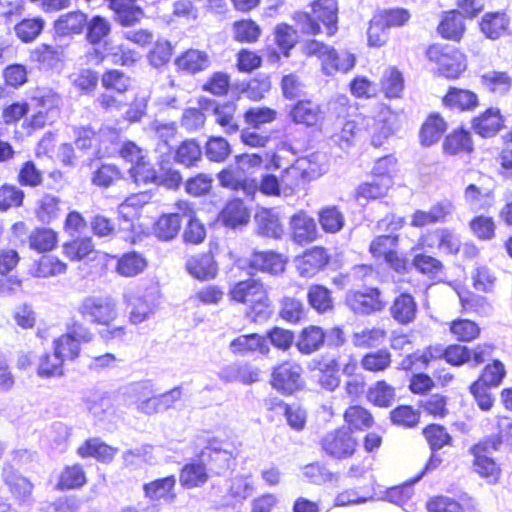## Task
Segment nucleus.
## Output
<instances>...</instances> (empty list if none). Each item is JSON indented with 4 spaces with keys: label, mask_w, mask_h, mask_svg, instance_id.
I'll list each match as a JSON object with an SVG mask.
<instances>
[{
    "label": "nucleus",
    "mask_w": 512,
    "mask_h": 512,
    "mask_svg": "<svg viewBox=\"0 0 512 512\" xmlns=\"http://www.w3.org/2000/svg\"><path fill=\"white\" fill-rule=\"evenodd\" d=\"M309 305L318 313H325L333 308L331 291L320 284L311 285L307 292Z\"/></svg>",
    "instance_id": "47"
},
{
    "label": "nucleus",
    "mask_w": 512,
    "mask_h": 512,
    "mask_svg": "<svg viewBox=\"0 0 512 512\" xmlns=\"http://www.w3.org/2000/svg\"><path fill=\"white\" fill-rule=\"evenodd\" d=\"M205 156L212 162H224L232 152L230 143L222 136H210L205 143Z\"/></svg>",
    "instance_id": "52"
},
{
    "label": "nucleus",
    "mask_w": 512,
    "mask_h": 512,
    "mask_svg": "<svg viewBox=\"0 0 512 512\" xmlns=\"http://www.w3.org/2000/svg\"><path fill=\"white\" fill-rule=\"evenodd\" d=\"M233 32L234 39L241 43H254L261 35L259 25L251 19L234 22Z\"/></svg>",
    "instance_id": "62"
},
{
    "label": "nucleus",
    "mask_w": 512,
    "mask_h": 512,
    "mask_svg": "<svg viewBox=\"0 0 512 512\" xmlns=\"http://www.w3.org/2000/svg\"><path fill=\"white\" fill-rule=\"evenodd\" d=\"M121 178V171L115 164H101L92 174V183L101 188H108Z\"/></svg>",
    "instance_id": "63"
},
{
    "label": "nucleus",
    "mask_w": 512,
    "mask_h": 512,
    "mask_svg": "<svg viewBox=\"0 0 512 512\" xmlns=\"http://www.w3.org/2000/svg\"><path fill=\"white\" fill-rule=\"evenodd\" d=\"M200 460L210 475L224 476L235 467V458L231 451L217 445L216 441L210 442L200 452Z\"/></svg>",
    "instance_id": "5"
},
{
    "label": "nucleus",
    "mask_w": 512,
    "mask_h": 512,
    "mask_svg": "<svg viewBox=\"0 0 512 512\" xmlns=\"http://www.w3.org/2000/svg\"><path fill=\"white\" fill-rule=\"evenodd\" d=\"M322 449L331 457L346 459L351 457L357 446L350 428L345 426L327 433L321 440Z\"/></svg>",
    "instance_id": "4"
},
{
    "label": "nucleus",
    "mask_w": 512,
    "mask_h": 512,
    "mask_svg": "<svg viewBox=\"0 0 512 512\" xmlns=\"http://www.w3.org/2000/svg\"><path fill=\"white\" fill-rule=\"evenodd\" d=\"M247 175L246 170L235 161L233 165L220 171L217 177L222 187L240 190L244 189L247 185Z\"/></svg>",
    "instance_id": "41"
},
{
    "label": "nucleus",
    "mask_w": 512,
    "mask_h": 512,
    "mask_svg": "<svg viewBox=\"0 0 512 512\" xmlns=\"http://www.w3.org/2000/svg\"><path fill=\"white\" fill-rule=\"evenodd\" d=\"M187 272L195 279L208 281L218 274V264L211 249L190 257L185 264Z\"/></svg>",
    "instance_id": "10"
},
{
    "label": "nucleus",
    "mask_w": 512,
    "mask_h": 512,
    "mask_svg": "<svg viewBox=\"0 0 512 512\" xmlns=\"http://www.w3.org/2000/svg\"><path fill=\"white\" fill-rule=\"evenodd\" d=\"M447 130V122L439 113H431L420 129L422 145L431 146L438 142Z\"/></svg>",
    "instance_id": "30"
},
{
    "label": "nucleus",
    "mask_w": 512,
    "mask_h": 512,
    "mask_svg": "<svg viewBox=\"0 0 512 512\" xmlns=\"http://www.w3.org/2000/svg\"><path fill=\"white\" fill-rule=\"evenodd\" d=\"M418 305L415 298L407 292L396 296L389 308V313L394 321L400 325H408L416 319Z\"/></svg>",
    "instance_id": "13"
},
{
    "label": "nucleus",
    "mask_w": 512,
    "mask_h": 512,
    "mask_svg": "<svg viewBox=\"0 0 512 512\" xmlns=\"http://www.w3.org/2000/svg\"><path fill=\"white\" fill-rule=\"evenodd\" d=\"M182 226V216L179 213L163 214L154 224V234L162 241L174 239Z\"/></svg>",
    "instance_id": "38"
},
{
    "label": "nucleus",
    "mask_w": 512,
    "mask_h": 512,
    "mask_svg": "<svg viewBox=\"0 0 512 512\" xmlns=\"http://www.w3.org/2000/svg\"><path fill=\"white\" fill-rule=\"evenodd\" d=\"M61 199L53 194L45 193L37 201L36 216L44 224H50L61 214Z\"/></svg>",
    "instance_id": "39"
},
{
    "label": "nucleus",
    "mask_w": 512,
    "mask_h": 512,
    "mask_svg": "<svg viewBox=\"0 0 512 512\" xmlns=\"http://www.w3.org/2000/svg\"><path fill=\"white\" fill-rule=\"evenodd\" d=\"M251 267L268 272L270 274H278L284 271L285 263L280 254L274 251L254 252L251 260Z\"/></svg>",
    "instance_id": "37"
},
{
    "label": "nucleus",
    "mask_w": 512,
    "mask_h": 512,
    "mask_svg": "<svg viewBox=\"0 0 512 512\" xmlns=\"http://www.w3.org/2000/svg\"><path fill=\"white\" fill-rule=\"evenodd\" d=\"M463 18L457 10L446 12L437 27L438 33L445 39L460 41L465 32Z\"/></svg>",
    "instance_id": "29"
},
{
    "label": "nucleus",
    "mask_w": 512,
    "mask_h": 512,
    "mask_svg": "<svg viewBox=\"0 0 512 512\" xmlns=\"http://www.w3.org/2000/svg\"><path fill=\"white\" fill-rule=\"evenodd\" d=\"M330 257L323 247H314L307 250L298 262V270L301 276L313 277L317 272L324 269L329 263Z\"/></svg>",
    "instance_id": "17"
},
{
    "label": "nucleus",
    "mask_w": 512,
    "mask_h": 512,
    "mask_svg": "<svg viewBox=\"0 0 512 512\" xmlns=\"http://www.w3.org/2000/svg\"><path fill=\"white\" fill-rule=\"evenodd\" d=\"M174 63L179 70L191 75L202 72L211 65L209 55L197 49H189L181 53Z\"/></svg>",
    "instance_id": "19"
},
{
    "label": "nucleus",
    "mask_w": 512,
    "mask_h": 512,
    "mask_svg": "<svg viewBox=\"0 0 512 512\" xmlns=\"http://www.w3.org/2000/svg\"><path fill=\"white\" fill-rule=\"evenodd\" d=\"M442 101L446 107L460 111H472L479 105L476 93L456 87L449 88Z\"/></svg>",
    "instance_id": "26"
},
{
    "label": "nucleus",
    "mask_w": 512,
    "mask_h": 512,
    "mask_svg": "<svg viewBox=\"0 0 512 512\" xmlns=\"http://www.w3.org/2000/svg\"><path fill=\"white\" fill-rule=\"evenodd\" d=\"M450 332L460 342H470L480 334L479 325L469 319L458 318L450 323Z\"/></svg>",
    "instance_id": "55"
},
{
    "label": "nucleus",
    "mask_w": 512,
    "mask_h": 512,
    "mask_svg": "<svg viewBox=\"0 0 512 512\" xmlns=\"http://www.w3.org/2000/svg\"><path fill=\"white\" fill-rule=\"evenodd\" d=\"M473 142L471 134L464 128H458L448 134L443 142V151L449 155H457L461 152H471Z\"/></svg>",
    "instance_id": "36"
},
{
    "label": "nucleus",
    "mask_w": 512,
    "mask_h": 512,
    "mask_svg": "<svg viewBox=\"0 0 512 512\" xmlns=\"http://www.w3.org/2000/svg\"><path fill=\"white\" fill-rule=\"evenodd\" d=\"M315 17L327 29V35L332 36L338 30V3L336 0H317L313 4Z\"/></svg>",
    "instance_id": "24"
},
{
    "label": "nucleus",
    "mask_w": 512,
    "mask_h": 512,
    "mask_svg": "<svg viewBox=\"0 0 512 512\" xmlns=\"http://www.w3.org/2000/svg\"><path fill=\"white\" fill-rule=\"evenodd\" d=\"M86 41L93 45H100L111 33L112 26L110 21L101 15H93L90 19L87 18V25H85Z\"/></svg>",
    "instance_id": "35"
},
{
    "label": "nucleus",
    "mask_w": 512,
    "mask_h": 512,
    "mask_svg": "<svg viewBox=\"0 0 512 512\" xmlns=\"http://www.w3.org/2000/svg\"><path fill=\"white\" fill-rule=\"evenodd\" d=\"M392 184L393 180L391 177L377 178L373 176L371 182L363 183L358 187L357 193L363 198L376 199L386 195Z\"/></svg>",
    "instance_id": "59"
},
{
    "label": "nucleus",
    "mask_w": 512,
    "mask_h": 512,
    "mask_svg": "<svg viewBox=\"0 0 512 512\" xmlns=\"http://www.w3.org/2000/svg\"><path fill=\"white\" fill-rule=\"evenodd\" d=\"M87 25V14L81 10L70 11L61 14L53 22V37L61 41L64 38L73 37L83 33Z\"/></svg>",
    "instance_id": "8"
},
{
    "label": "nucleus",
    "mask_w": 512,
    "mask_h": 512,
    "mask_svg": "<svg viewBox=\"0 0 512 512\" xmlns=\"http://www.w3.org/2000/svg\"><path fill=\"white\" fill-rule=\"evenodd\" d=\"M198 105L206 111H212L216 116V122L224 129L228 135L235 134L239 131L240 126L234 121V113L236 111V104L227 101L223 104L218 103L214 99L208 97H200Z\"/></svg>",
    "instance_id": "7"
},
{
    "label": "nucleus",
    "mask_w": 512,
    "mask_h": 512,
    "mask_svg": "<svg viewBox=\"0 0 512 512\" xmlns=\"http://www.w3.org/2000/svg\"><path fill=\"white\" fill-rule=\"evenodd\" d=\"M391 357V353L387 349H378L377 351L366 353L361 360V365L367 371L382 372L390 367Z\"/></svg>",
    "instance_id": "60"
},
{
    "label": "nucleus",
    "mask_w": 512,
    "mask_h": 512,
    "mask_svg": "<svg viewBox=\"0 0 512 512\" xmlns=\"http://www.w3.org/2000/svg\"><path fill=\"white\" fill-rule=\"evenodd\" d=\"M67 265L52 255H43L36 263L34 276L38 278H47L66 272Z\"/></svg>",
    "instance_id": "61"
},
{
    "label": "nucleus",
    "mask_w": 512,
    "mask_h": 512,
    "mask_svg": "<svg viewBox=\"0 0 512 512\" xmlns=\"http://www.w3.org/2000/svg\"><path fill=\"white\" fill-rule=\"evenodd\" d=\"M32 60L38 62L44 70L60 71L63 66V51L50 44H41L31 53Z\"/></svg>",
    "instance_id": "23"
},
{
    "label": "nucleus",
    "mask_w": 512,
    "mask_h": 512,
    "mask_svg": "<svg viewBox=\"0 0 512 512\" xmlns=\"http://www.w3.org/2000/svg\"><path fill=\"white\" fill-rule=\"evenodd\" d=\"M202 155L203 150L200 143L196 139H186L175 150L173 159L174 162L185 167H193L201 161Z\"/></svg>",
    "instance_id": "34"
},
{
    "label": "nucleus",
    "mask_w": 512,
    "mask_h": 512,
    "mask_svg": "<svg viewBox=\"0 0 512 512\" xmlns=\"http://www.w3.org/2000/svg\"><path fill=\"white\" fill-rule=\"evenodd\" d=\"M320 58L322 59L323 71L327 75H333L337 71L347 72L355 66L353 55H347L346 64H340V56L331 46H328V50L324 51Z\"/></svg>",
    "instance_id": "51"
},
{
    "label": "nucleus",
    "mask_w": 512,
    "mask_h": 512,
    "mask_svg": "<svg viewBox=\"0 0 512 512\" xmlns=\"http://www.w3.org/2000/svg\"><path fill=\"white\" fill-rule=\"evenodd\" d=\"M3 478L12 494L19 500L26 501L31 496L32 483L15 471L12 466L8 465L3 468Z\"/></svg>",
    "instance_id": "33"
},
{
    "label": "nucleus",
    "mask_w": 512,
    "mask_h": 512,
    "mask_svg": "<svg viewBox=\"0 0 512 512\" xmlns=\"http://www.w3.org/2000/svg\"><path fill=\"white\" fill-rule=\"evenodd\" d=\"M223 226L236 229L245 226L250 220V211L243 200L236 198L226 203L219 213Z\"/></svg>",
    "instance_id": "15"
},
{
    "label": "nucleus",
    "mask_w": 512,
    "mask_h": 512,
    "mask_svg": "<svg viewBox=\"0 0 512 512\" xmlns=\"http://www.w3.org/2000/svg\"><path fill=\"white\" fill-rule=\"evenodd\" d=\"M130 308V321L133 324L144 322L153 313L157 303L153 292L146 291L143 295H131L128 300Z\"/></svg>",
    "instance_id": "16"
},
{
    "label": "nucleus",
    "mask_w": 512,
    "mask_h": 512,
    "mask_svg": "<svg viewBox=\"0 0 512 512\" xmlns=\"http://www.w3.org/2000/svg\"><path fill=\"white\" fill-rule=\"evenodd\" d=\"M159 178L158 186H164L168 189L176 190L183 183L181 173L171 167L170 156L162 154L158 160Z\"/></svg>",
    "instance_id": "45"
},
{
    "label": "nucleus",
    "mask_w": 512,
    "mask_h": 512,
    "mask_svg": "<svg viewBox=\"0 0 512 512\" xmlns=\"http://www.w3.org/2000/svg\"><path fill=\"white\" fill-rule=\"evenodd\" d=\"M287 110L292 122L307 127L315 126L323 118L320 105L309 99H298Z\"/></svg>",
    "instance_id": "11"
},
{
    "label": "nucleus",
    "mask_w": 512,
    "mask_h": 512,
    "mask_svg": "<svg viewBox=\"0 0 512 512\" xmlns=\"http://www.w3.org/2000/svg\"><path fill=\"white\" fill-rule=\"evenodd\" d=\"M318 222L324 232L335 234L343 229L345 218L337 206H326L319 210Z\"/></svg>",
    "instance_id": "43"
},
{
    "label": "nucleus",
    "mask_w": 512,
    "mask_h": 512,
    "mask_svg": "<svg viewBox=\"0 0 512 512\" xmlns=\"http://www.w3.org/2000/svg\"><path fill=\"white\" fill-rule=\"evenodd\" d=\"M473 131L482 138L494 137L504 127L500 109L490 107L472 119Z\"/></svg>",
    "instance_id": "12"
},
{
    "label": "nucleus",
    "mask_w": 512,
    "mask_h": 512,
    "mask_svg": "<svg viewBox=\"0 0 512 512\" xmlns=\"http://www.w3.org/2000/svg\"><path fill=\"white\" fill-rule=\"evenodd\" d=\"M368 400L379 407H389L395 398L394 388L384 380L377 381L367 393Z\"/></svg>",
    "instance_id": "57"
},
{
    "label": "nucleus",
    "mask_w": 512,
    "mask_h": 512,
    "mask_svg": "<svg viewBox=\"0 0 512 512\" xmlns=\"http://www.w3.org/2000/svg\"><path fill=\"white\" fill-rule=\"evenodd\" d=\"M78 312L86 321L107 327L118 315L116 303L109 296L85 297L78 307Z\"/></svg>",
    "instance_id": "1"
},
{
    "label": "nucleus",
    "mask_w": 512,
    "mask_h": 512,
    "mask_svg": "<svg viewBox=\"0 0 512 512\" xmlns=\"http://www.w3.org/2000/svg\"><path fill=\"white\" fill-rule=\"evenodd\" d=\"M274 37L275 43L283 56L289 57L290 51L297 43V32L292 28V26L286 23H281L275 27Z\"/></svg>",
    "instance_id": "56"
},
{
    "label": "nucleus",
    "mask_w": 512,
    "mask_h": 512,
    "mask_svg": "<svg viewBox=\"0 0 512 512\" xmlns=\"http://www.w3.org/2000/svg\"><path fill=\"white\" fill-rule=\"evenodd\" d=\"M254 492L253 484L245 477H236L231 480L228 494L221 501L222 506H233L236 503H242L252 496Z\"/></svg>",
    "instance_id": "40"
},
{
    "label": "nucleus",
    "mask_w": 512,
    "mask_h": 512,
    "mask_svg": "<svg viewBox=\"0 0 512 512\" xmlns=\"http://www.w3.org/2000/svg\"><path fill=\"white\" fill-rule=\"evenodd\" d=\"M346 304L356 314L370 315L382 311L385 301L377 287H365L363 290H351L346 294Z\"/></svg>",
    "instance_id": "3"
},
{
    "label": "nucleus",
    "mask_w": 512,
    "mask_h": 512,
    "mask_svg": "<svg viewBox=\"0 0 512 512\" xmlns=\"http://www.w3.org/2000/svg\"><path fill=\"white\" fill-rule=\"evenodd\" d=\"M302 373L303 369L298 363L284 361L272 368L270 384L280 394L292 395L305 387Z\"/></svg>",
    "instance_id": "2"
},
{
    "label": "nucleus",
    "mask_w": 512,
    "mask_h": 512,
    "mask_svg": "<svg viewBox=\"0 0 512 512\" xmlns=\"http://www.w3.org/2000/svg\"><path fill=\"white\" fill-rule=\"evenodd\" d=\"M465 69L464 55L455 49L442 58L438 65L440 75L448 79L458 78Z\"/></svg>",
    "instance_id": "48"
},
{
    "label": "nucleus",
    "mask_w": 512,
    "mask_h": 512,
    "mask_svg": "<svg viewBox=\"0 0 512 512\" xmlns=\"http://www.w3.org/2000/svg\"><path fill=\"white\" fill-rule=\"evenodd\" d=\"M175 485L176 478L174 475L158 478L143 485L144 495L151 501H159L163 499L166 502L171 503L176 499V494L174 492Z\"/></svg>",
    "instance_id": "20"
},
{
    "label": "nucleus",
    "mask_w": 512,
    "mask_h": 512,
    "mask_svg": "<svg viewBox=\"0 0 512 512\" xmlns=\"http://www.w3.org/2000/svg\"><path fill=\"white\" fill-rule=\"evenodd\" d=\"M64 254L71 261H81L94 252V243L91 237H77L63 245Z\"/></svg>",
    "instance_id": "53"
},
{
    "label": "nucleus",
    "mask_w": 512,
    "mask_h": 512,
    "mask_svg": "<svg viewBox=\"0 0 512 512\" xmlns=\"http://www.w3.org/2000/svg\"><path fill=\"white\" fill-rule=\"evenodd\" d=\"M510 25L511 18L503 10L486 12L479 22L480 31L490 40L511 35Z\"/></svg>",
    "instance_id": "9"
},
{
    "label": "nucleus",
    "mask_w": 512,
    "mask_h": 512,
    "mask_svg": "<svg viewBox=\"0 0 512 512\" xmlns=\"http://www.w3.org/2000/svg\"><path fill=\"white\" fill-rule=\"evenodd\" d=\"M289 235L297 244H308L318 237L315 219L304 210H299L289 219Z\"/></svg>",
    "instance_id": "6"
},
{
    "label": "nucleus",
    "mask_w": 512,
    "mask_h": 512,
    "mask_svg": "<svg viewBox=\"0 0 512 512\" xmlns=\"http://www.w3.org/2000/svg\"><path fill=\"white\" fill-rule=\"evenodd\" d=\"M116 451L115 448L109 446L100 438H90L78 448V454L82 458L93 457L104 463L112 461Z\"/></svg>",
    "instance_id": "32"
},
{
    "label": "nucleus",
    "mask_w": 512,
    "mask_h": 512,
    "mask_svg": "<svg viewBox=\"0 0 512 512\" xmlns=\"http://www.w3.org/2000/svg\"><path fill=\"white\" fill-rule=\"evenodd\" d=\"M506 376V369L504 364L494 359L491 363L487 364L479 378L475 382H480V385L486 387H498Z\"/></svg>",
    "instance_id": "58"
},
{
    "label": "nucleus",
    "mask_w": 512,
    "mask_h": 512,
    "mask_svg": "<svg viewBox=\"0 0 512 512\" xmlns=\"http://www.w3.org/2000/svg\"><path fill=\"white\" fill-rule=\"evenodd\" d=\"M116 259V272L124 277H134L144 271L147 260L137 251L123 253L121 256H113Z\"/></svg>",
    "instance_id": "27"
},
{
    "label": "nucleus",
    "mask_w": 512,
    "mask_h": 512,
    "mask_svg": "<svg viewBox=\"0 0 512 512\" xmlns=\"http://www.w3.org/2000/svg\"><path fill=\"white\" fill-rule=\"evenodd\" d=\"M209 476L210 473L207 467L202 464L200 455H198L197 459L186 463L182 467L179 481L181 486L185 489H192L204 485L207 482Z\"/></svg>",
    "instance_id": "18"
},
{
    "label": "nucleus",
    "mask_w": 512,
    "mask_h": 512,
    "mask_svg": "<svg viewBox=\"0 0 512 512\" xmlns=\"http://www.w3.org/2000/svg\"><path fill=\"white\" fill-rule=\"evenodd\" d=\"M263 284L253 278L239 281L230 289V296L239 303L250 304L264 298Z\"/></svg>",
    "instance_id": "22"
},
{
    "label": "nucleus",
    "mask_w": 512,
    "mask_h": 512,
    "mask_svg": "<svg viewBox=\"0 0 512 512\" xmlns=\"http://www.w3.org/2000/svg\"><path fill=\"white\" fill-rule=\"evenodd\" d=\"M271 89L270 77L259 73L248 81H238L232 84L233 92L252 101H260Z\"/></svg>",
    "instance_id": "14"
},
{
    "label": "nucleus",
    "mask_w": 512,
    "mask_h": 512,
    "mask_svg": "<svg viewBox=\"0 0 512 512\" xmlns=\"http://www.w3.org/2000/svg\"><path fill=\"white\" fill-rule=\"evenodd\" d=\"M74 145L76 149L86 152L93 149L96 156L98 148L99 129H95L92 125H82L73 127Z\"/></svg>",
    "instance_id": "46"
},
{
    "label": "nucleus",
    "mask_w": 512,
    "mask_h": 512,
    "mask_svg": "<svg viewBox=\"0 0 512 512\" xmlns=\"http://www.w3.org/2000/svg\"><path fill=\"white\" fill-rule=\"evenodd\" d=\"M122 143L119 131L110 126H101L98 135V148L96 150V158L102 159L112 157L117 154L120 144Z\"/></svg>",
    "instance_id": "31"
},
{
    "label": "nucleus",
    "mask_w": 512,
    "mask_h": 512,
    "mask_svg": "<svg viewBox=\"0 0 512 512\" xmlns=\"http://www.w3.org/2000/svg\"><path fill=\"white\" fill-rule=\"evenodd\" d=\"M219 378L226 382L252 383L258 380V373L251 370L248 365L233 363L223 367L218 373Z\"/></svg>",
    "instance_id": "42"
},
{
    "label": "nucleus",
    "mask_w": 512,
    "mask_h": 512,
    "mask_svg": "<svg viewBox=\"0 0 512 512\" xmlns=\"http://www.w3.org/2000/svg\"><path fill=\"white\" fill-rule=\"evenodd\" d=\"M257 233L263 237L279 239L283 232V226L279 221L278 214L272 209H262L255 214Z\"/></svg>",
    "instance_id": "28"
},
{
    "label": "nucleus",
    "mask_w": 512,
    "mask_h": 512,
    "mask_svg": "<svg viewBox=\"0 0 512 512\" xmlns=\"http://www.w3.org/2000/svg\"><path fill=\"white\" fill-rule=\"evenodd\" d=\"M325 344L324 329L310 325L301 330L295 342V347L303 355H311Z\"/></svg>",
    "instance_id": "21"
},
{
    "label": "nucleus",
    "mask_w": 512,
    "mask_h": 512,
    "mask_svg": "<svg viewBox=\"0 0 512 512\" xmlns=\"http://www.w3.org/2000/svg\"><path fill=\"white\" fill-rule=\"evenodd\" d=\"M423 435L426 438L432 452H437L444 446L452 445V436L446 428L440 424H429L423 429Z\"/></svg>",
    "instance_id": "54"
},
{
    "label": "nucleus",
    "mask_w": 512,
    "mask_h": 512,
    "mask_svg": "<svg viewBox=\"0 0 512 512\" xmlns=\"http://www.w3.org/2000/svg\"><path fill=\"white\" fill-rule=\"evenodd\" d=\"M229 347L234 354L239 355H247L255 351L265 355L270 351L265 338L256 333L238 336L230 342Z\"/></svg>",
    "instance_id": "25"
},
{
    "label": "nucleus",
    "mask_w": 512,
    "mask_h": 512,
    "mask_svg": "<svg viewBox=\"0 0 512 512\" xmlns=\"http://www.w3.org/2000/svg\"><path fill=\"white\" fill-rule=\"evenodd\" d=\"M381 88L387 98H399L404 90V78L396 68H392L383 76Z\"/></svg>",
    "instance_id": "64"
},
{
    "label": "nucleus",
    "mask_w": 512,
    "mask_h": 512,
    "mask_svg": "<svg viewBox=\"0 0 512 512\" xmlns=\"http://www.w3.org/2000/svg\"><path fill=\"white\" fill-rule=\"evenodd\" d=\"M59 103V95L51 89L46 88H38L30 99V105L35 109L48 111L51 114L59 113Z\"/></svg>",
    "instance_id": "50"
},
{
    "label": "nucleus",
    "mask_w": 512,
    "mask_h": 512,
    "mask_svg": "<svg viewBox=\"0 0 512 512\" xmlns=\"http://www.w3.org/2000/svg\"><path fill=\"white\" fill-rule=\"evenodd\" d=\"M57 241V233L50 228H35L28 237L29 248L39 253L53 250Z\"/></svg>",
    "instance_id": "44"
},
{
    "label": "nucleus",
    "mask_w": 512,
    "mask_h": 512,
    "mask_svg": "<svg viewBox=\"0 0 512 512\" xmlns=\"http://www.w3.org/2000/svg\"><path fill=\"white\" fill-rule=\"evenodd\" d=\"M44 27L45 20L38 16L21 20L15 25L14 31L22 42L30 43L41 34Z\"/></svg>",
    "instance_id": "49"
}]
</instances>
